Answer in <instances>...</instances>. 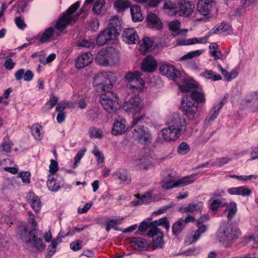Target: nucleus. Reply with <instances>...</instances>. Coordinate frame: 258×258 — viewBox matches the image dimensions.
<instances>
[{"mask_svg":"<svg viewBox=\"0 0 258 258\" xmlns=\"http://www.w3.org/2000/svg\"><path fill=\"white\" fill-rule=\"evenodd\" d=\"M187 125L182 115L173 114L168 118L166 127L161 130L163 139L168 142L176 140L186 130Z\"/></svg>","mask_w":258,"mask_h":258,"instance_id":"f257e3e1","label":"nucleus"},{"mask_svg":"<svg viewBox=\"0 0 258 258\" xmlns=\"http://www.w3.org/2000/svg\"><path fill=\"white\" fill-rule=\"evenodd\" d=\"M241 234V231L236 226L224 222L221 223L217 233V237L220 242L225 247H229Z\"/></svg>","mask_w":258,"mask_h":258,"instance_id":"f03ea898","label":"nucleus"},{"mask_svg":"<svg viewBox=\"0 0 258 258\" xmlns=\"http://www.w3.org/2000/svg\"><path fill=\"white\" fill-rule=\"evenodd\" d=\"M122 108L125 112L134 116L133 121L134 124H138L147 118L145 112H143L141 115L138 116L142 113L143 108V100L138 95H135L124 101Z\"/></svg>","mask_w":258,"mask_h":258,"instance_id":"7ed1b4c3","label":"nucleus"},{"mask_svg":"<svg viewBox=\"0 0 258 258\" xmlns=\"http://www.w3.org/2000/svg\"><path fill=\"white\" fill-rule=\"evenodd\" d=\"M153 225L151 227L147 234L148 237H153V246L155 248H161L164 244L163 234L157 226H162L167 231L170 228L169 222L166 217H164L153 222Z\"/></svg>","mask_w":258,"mask_h":258,"instance_id":"20e7f679","label":"nucleus"},{"mask_svg":"<svg viewBox=\"0 0 258 258\" xmlns=\"http://www.w3.org/2000/svg\"><path fill=\"white\" fill-rule=\"evenodd\" d=\"M115 81L114 73L103 72L94 77L93 86L96 92L100 93L111 89Z\"/></svg>","mask_w":258,"mask_h":258,"instance_id":"39448f33","label":"nucleus"},{"mask_svg":"<svg viewBox=\"0 0 258 258\" xmlns=\"http://www.w3.org/2000/svg\"><path fill=\"white\" fill-rule=\"evenodd\" d=\"M80 4L81 3L79 1L76 2L68 8L66 13L62 14L56 23L55 28L57 30L62 31L68 25L77 20L79 15H73V14L79 8Z\"/></svg>","mask_w":258,"mask_h":258,"instance_id":"423d86ee","label":"nucleus"},{"mask_svg":"<svg viewBox=\"0 0 258 258\" xmlns=\"http://www.w3.org/2000/svg\"><path fill=\"white\" fill-rule=\"evenodd\" d=\"M98 63L103 66H113L119 61V53L114 48L109 47L99 51L96 57Z\"/></svg>","mask_w":258,"mask_h":258,"instance_id":"0eeeda50","label":"nucleus"},{"mask_svg":"<svg viewBox=\"0 0 258 258\" xmlns=\"http://www.w3.org/2000/svg\"><path fill=\"white\" fill-rule=\"evenodd\" d=\"M141 74L138 71L128 72L124 77L125 81L128 82V90L133 93L141 91L145 85V82L141 78Z\"/></svg>","mask_w":258,"mask_h":258,"instance_id":"6e6552de","label":"nucleus"},{"mask_svg":"<svg viewBox=\"0 0 258 258\" xmlns=\"http://www.w3.org/2000/svg\"><path fill=\"white\" fill-rule=\"evenodd\" d=\"M100 102L104 109L109 113H114L117 110V97L112 91H107L101 94Z\"/></svg>","mask_w":258,"mask_h":258,"instance_id":"1a4fd4ad","label":"nucleus"},{"mask_svg":"<svg viewBox=\"0 0 258 258\" xmlns=\"http://www.w3.org/2000/svg\"><path fill=\"white\" fill-rule=\"evenodd\" d=\"M181 108L183 113L189 119L195 117L198 111V106L191 97L185 95L181 102Z\"/></svg>","mask_w":258,"mask_h":258,"instance_id":"9d476101","label":"nucleus"},{"mask_svg":"<svg viewBox=\"0 0 258 258\" xmlns=\"http://www.w3.org/2000/svg\"><path fill=\"white\" fill-rule=\"evenodd\" d=\"M135 128L133 133V138L139 142L147 144L152 141V137L149 129L143 125H138L133 123Z\"/></svg>","mask_w":258,"mask_h":258,"instance_id":"9b49d317","label":"nucleus"},{"mask_svg":"<svg viewBox=\"0 0 258 258\" xmlns=\"http://www.w3.org/2000/svg\"><path fill=\"white\" fill-rule=\"evenodd\" d=\"M93 2L94 4L92 11L95 15H99L105 12L106 10L105 0H85L81 8V14L82 13L85 14L89 10V8H88V5L92 4Z\"/></svg>","mask_w":258,"mask_h":258,"instance_id":"f8f14e48","label":"nucleus"},{"mask_svg":"<svg viewBox=\"0 0 258 258\" xmlns=\"http://www.w3.org/2000/svg\"><path fill=\"white\" fill-rule=\"evenodd\" d=\"M117 35L116 29L113 27L107 28L100 32L97 37L96 43L100 46L104 45L115 39Z\"/></svg>","mask_w":258,"mask_h":258,"instance_id":"ddd939ff","label":"nucleus"},{"mask_svg":"<svg viewBox=\"0 0 258 258\" xmlns=\"http://www.w3.org/2000/svg\"><path fill=\"white\" fill-rule=\"evenodd\" d=\"M128 130V125L126 119L119 115L114 120L111 134L115 136L124 134Z\"/></svg>","mask_w":258,"mask_h":258,"instance_id":"4468645a","label":"nucleus"},{"mask_svg":"<svg viewBox=\"0 0 258 258\" xmlns=\"http://www.w3.org/2000/svg\"><path fill=\"white\" fill-rule=\"evenodd\" d=\"M160 73L170 80H175L180 77L181 73L174 66L163 63L159 68Z\"/></svg>","mask_w":258,"mask_h":258,"instance_id":"2eb2a0df","label":"nucleus"},{"mask_svg":"<svg viewBox=\"0 0 258 258\" xmlns=\"http://www.w3.org/2000/svg\"><path fill=\"white\" fill-rule=\"evenodd\" d=\"M133 168L137 171H147L154 168V165L146 157H142L133 160Z\"/></svg>","mask_w":258,"mask_h":258,"instance_id":"dca6fc26","label":"nucleus"},{"mask_svg":"<svg viewBox=\"0 0 258 258\" xmlns=\"http://www.w3.org/2000/svg\"><path fill=\"white\" fill-rule=\"evenodd\" d=\"M121 37L123 42L130 44L138 43L140 39L136 30L133 28H127L123 30Z\"/></svg>","mask_w":258,"mask_h":258,"instance_id":"f3484780","label":"nucleus"},{"mask_svg":"<svg viewBox=\"0 0 258 258\" xmlns=\"http://www.w3.org/2000/svg\"><path fill=\"white\" fill-rule=\"evenodd\" d=\"M54 29L52 27H50L46 28L42 34L39 33L38 35L33 37L31 40L32 41V43L37 41L39 43L43 44L45 42H50L54 39Z\"/></svg>","mask_w":258,"mask_h":258,"instance_id":"a211bd4d","label":"nucleus"},{"mask_svg":"<svg viewBox=\"0 0 258 258\" xmlns=\"http://www.w3.org/2000/svg\"><path fill=\"white\" fill-rule=\"evenodd\" d=\"M178 8L177 13L179 16H188L193 13L195 5L191 2L181 0Z\"/></svg>","mask_w":258,"mask_h":258,"instance_id":"6ab92c4d","label":"nucleus"},{"mask_svg":"<svg viewBox=\"0 0 258 258\" xmlns=\"http://www.w3.org/2000/svg\"><path fill=\"white\" fill-rule=\"evenodd\" d=\"M213 5V0H199L197 4V11L204 16H208Z\"/></svg>","mask_w":258,"mask_h":258,"instance_id":"aec40b11","label":"nucleus"},{"mask_svg":"<svg viewBox=\"0 0 258 258\" xmlns=\"http://www.w3.org/2000/svg\"><path fill=\"white\" fill-rule=\"evenodd\" d=\"M180 0H166L163 8L164 13L169 16H174L177 14V9Z\"/></svg>","mask_w":258,"mask_h":258,"instance_id":"412c9836","label":"nucleus"},{"mask_svg":"<svg viewBox=\"0 0 258 258\" xmlns=\"http://www.w3.org/2000/svg\"><path fill=\"white\" fill-rule=\"evenodd\" d=\"M157 63L151 55L147 56L143 60L141 69L144 72H152L155 70Z\"/></svg>","mask_w":258,"mask_h":258,"instance_id":"4be33fe9","label":"nucleus"},{"mask_svg":"<svg viewBox=\"0 0 258 258\" xmlns=\"http://www.w3.org/2000/svg\"><path fill=\"white\" fill-rule=\"evenodd\" d=\"M162 187L165 189H169L172 188L177 187V182L173 174L167 173L164 175L161 183Z\"/></svg>","mask_w":258,"mask_h":258,"instance_id":"5701e85b","label":"nucleus"},{"mask_svg":"<svg viewBox=\"0 0 258 258\" xmlns=\"http://www.w3.org/2000/svg\"><path fill=\"white\" fill-rule=\"evenodd\" d=\"M147 25L150 28L160 30L163 28L162 22L155 14H149L147 16Z\"/></svg>","mask_w":258,"mask_h":258,"instance_id":"b1692460","label":"nucleus"},{"mask_svg":"<svg viewBox=\"0 0 258 258\" xmlns=\"http://www.w3.org/2000/svg\"><path fill=\"white\" fill-rule=\"evenodd\" d=\"M93 60L92 55L90 52H86L81 55L76 61V66L81 69L89 65Z\"/></svg>","mask_w":258,"mask_h":258,"instance_id":"393cba45","label":"nucleus"},{"mask_svg":"<svg viewBox=\"0 0 258 258\" xmlns=\"http://www.w3.org/2000/svg\"><path fill=\"white\" fill-rule=\"evenodd\" d=\"M38 230L36 229H33L29 231L26 227H23L20 230V236L22 240L26 243L31 242L35 234Z\"/></svg>","mask_w":258,"mask_h":258,"instance_id":"a878e982","label":"nucleus"},{"mask_svg":"<svg viewBox=\"0 0 258 258\" xmlns=\"http://www.w3.org/2000/svg\"><path fill=\"white\" fill-rule=\"evenodd\" d=\"M14 76L17 81H20L23 79L26 82H30L33 80L34 74L30 70L25 71V69H21L15 73Z\"/></svg>","mask_w":258,"mask_h":258,"instance_id":"bb28decb","label":"nucleus"},{"mask_svg":"<svg viewBox=\"0 0 258 258\" xmlns=\"http://www.w3.org/2000/svg\"><path fill=\"white\" fill-rule=\"evenodd\" d=\"M114 178L121 182L130 183L131 181V177L127 170L124 168H119L113 173Z\"/></svg>","mask_w":258,"mask_h":258,"instance_id":"cd10ccee","label":"nucleus"},{"mask_svg":"<svg viewBox=\"0 0 258 258\" xmlns=\"http://www.w3.org/2000/svg\"><path fill=\"white\" fill-rule=\"evenodd\" d=\"M227 100L224 97L222 100L216 105H215L211 111L210 114L207 118L209 121H212L216 119L224 104L226 102Z\"/></svg>","mask_w":258,"mask_h":258,"instance_id":"c85d7f7f","label":"nucleus"},{"mask_svg":"<svg viewBox=\"0 0 258 258\" xmlns=\"http://www.w3.org/2000/svg\"><path fill=\"white\" fill-rule=\"evenodd\" d=\"M204 207V204L202 202L192 203L187 206L181 209L184 213H193L195 212H201Z\"/></svg>","mask_w":258,"mask_h":258,"instance_id":"c756f323","label":"nucleus"},{"mask_svg":"<svg viewBox=\"0 0 258 258\" xmlns=\"http://www.w3.org/2000/svg\"><path fill=\"white\" fill-rule=\"evenodd\" d=\"M153 201V193L152 191H148L141 198L138 197V199L132 202L134 206H137L143 204H147Z\"/></svg>","mask_w":258,"mask_h":258,"instance_id":"7c9ffc66","label":"nucleus"},{"mask_svg":"<svg viewBox=\"0 0 258 258\" xmlns=\"http://www.w3.org/2000/svg\"><path fill=\"white\" fill-rule=\"evenodd\" d=\"M255 2V0H241V7L235 10L236 16H240L244 14L246 11L250 10V7Z\"/></svg>","mask_w":258,"mask_h":258,"instance_id":"2f4dec72","label":"nucleus"},{"mask_svg":"<svg viewBox=\"0 0 258 258\" xmlns=\"http://www.w3.org/2000/svg\"><path fill=\"white\" fill-rule=\"evenodd\" d=\"M226 209L224 211L225 214L227 213V217L229 221H231L235 216L237 211V205L234 202L226 203Z\"/></svg>","mask_w":258,"mask_h":258,"instance_id":"473e14b6","label":"nucleus"},{"mask_svg":"<svg viewBox=\"0 0 258 258\" xmlns=\"http://www.w3.org/2000/svg\"><path fill=\"white\" fill-rule=\"evenodd\" d=\"M42 232L41 231H38L35 234V237L33 238L31 243L33 246L37 250H43L45 248V245L43 243L42 238L39 237L41 236Z\"/></svg>","mask_w":258,"mask_h":258,"instance_id":"72a5a7b5","label":"nucleus"},{"mask_svg":"<svg viewBox=\"0 0 258 258\" xmlns=\"http://www.w3.org/2000/svg\"><path fill=\"white\" fill-rule=\"evenodd\" d=\"M54 174L48 175L47 181V186L48 189L52 191H57L60 187V183L54 178Z\"/></svg>","mask_w":258,"mask_h":258,"instance_id":"f704fd0d","label":"nucleus"},{"mask_svg":"<svg viewBox=\"0 0 258 258\" xmlns=\"http://www.w3.org/2000/svg\"><path fill=\"white\" fill-rule=\"evenodd\" d=\"M131 14L134 22H140L143 20V17L141 11L140 7L134 5L130 7Z\"/></svg>","mask_w":258,"mask_h":258,"instance_id":"c9c22d12","label":"nucleus"},{"mask_svg":"<svg viewBox=\"0 0 258 258\" xmlns=\"http://www.w3.org/2000/svg\"><path fill=\"white\" fill-rule=\"evenodd\" d=\"M131 5V3L127 0H116L114 3V9L118 12H124L130 8Z\"/></svg>","mask_w":258,"mask_h":258,"instance_id":"e433bc0d","label":"nucleus"},{"mask_svg":"<svg viewBox=\"0 0 258 258\" xmlns=\"http://www.w3.org/2000/svg\"><path fill=\"white\" fill-rule=\"evenodd\" d=\"M200 75L206 79L211 80L213 81H219L222 79V77L220 75L211 70H206Z\"/></svg>","mask_w":258,"mask_h":258,"instance_id":"4c0bfd02","label":"nucleus"},{"mask_svg":"<svg viewBox=\"0 0 258 258\" xmlns=\"http://www.w3.org/2000/svg\"><path fill=\"white\" fill-rule=\"evenodd\" d=\"M132 243L135 248L140 250H144L148 246L147 241L145 239L141 237L134 238Z\"/></svg>","mask_w":258,"mask_h":258,"instance_id":"58836bf2","label":"nucleus"},{"mask_svg":"<svg viewBox=\"0 0 258 258\" xmlns=\"http://www.w3.org/2000/svg\"><path fill=\"white\" fill-rule=\"evenodd\" d=\"M180 22L177 20L172 21L169 24L170 29L173 32L174 36L183 34L187 31L186 29H180Z\"/></svg>","mask_w":258,"mask_h":258,"instance_id":"ea45409f","label":"nucleus"},{"mask_svg":"<svg viewBox=\"0 0 258 258\" xmlns=\"http://www.w3.org/2000/svg\"><path fill=\"white\" fill-rule=\"evenodd\" d=\"M13 146V143L10 141L9 136L7 135L3 139V142L0 147V152L10 153Z\"/></svg>","mask_w":258,"mask_h":258,"instance_id":"a19ab883","label":"nucleus"},{"mask_svg":"<svg viewBox=\"0 0 258 258\" xmlns=\"http://www.w3.org/2000/svg\"><path fill=\"white\" fill-rule=\"evenodd\" d=\"M179 89L182 92H193L192 90L198 88L197 84L192 82L185 81L183 82L182 84L179 85Z\"/></svg>","mask_w":258,"mask_h":258,"instance_id":"79ce46f5","label":"nucleus"},{"mask_svg":"<svg viewBox=\"0 0 258 258\" xmlns=\"http://www.w3.org/2000/svg\"><path fill=\"white\" fill-rule=\"evenodd\" d=\"M196 179L195 175L184 176L177 180V184L176 185H177V187L184 186L193 183Z\"/></svg>","mask_w":258,"mask_h":258,"instance_id":"37998d69","label":"nucleus"},{"mask_svg":"<svg viewBox=\"0 0 258 258\" xmlns=\"http://www.w3.org/2000/svg\"><path fill=\"white\" fill-rule=\"evenodd\" d=\"M189 97H191L195 102L196 101L199 103H205L206 102L204 93L202 92L195 90L192 92L191 95Z\"/></svg>","mask_w":258,"mask_h":258,"instance_id":"c03bdc74","label":"nucleus"},{"mask_svg":"<svg viewBox=\"0 0 258 258\" xmlns=\"http://www.w3.org/2000/svg\"><path fill=\"white\" fill-rule=\"evenodd\" d=\"M258 101V91H253L248 93L245 98L243 100V104L248 105V104L255 102Z\"/></svg>","mask_w":258,"mask_h":258,"instance_id":"a18cd8bd","label":"nucleus"},{"mask_svg":"<svg viewBox=\"0 0 258 258\" xmlns=\"http://www.w3.org/2000/svg\"><path fill=\"white\" fill-rule=\"evenodd\" d=\"M153 45V41L151 38L149 37H145L142 41V43L140 46V50L142 52H146Z\"/></svg>","mask_w":258,"mask_h":258,"instance_id":"49530a36","label":"nucleus"},{"mask_svg":"<svg viewBox=\"0 0 258 258\" xmlns=\"http://www.w3.org/2000/svg\"><path fill=\"white\" fill-rule=\"evenodd\" d=\"M185 225L183 224V219H180L176 222L172 226V230L173 234L178 235L182 230Z\"/></svg>","mask_w":258,"mask_h":258,"instance_id":"de8ad7c7","label":"nucleus"},{"mask_svg":"<svg viewBox=\"0 0 258 258\" xmlns=\"http://www.w3.org/2000/svg\"><path fill=\"white\" fill-rule=\"evenodd\" d=\"M87 151L86 147H82L74 157V163L73 164V168H76L78 166V162L84 156L85 152Z\"/></svg>","mask_w":258,"mask_h":258,"instance_id":"09e8293b","label":"nucleus"},{"mask_svg":"<svg viewBox=\"0 0 258 258\" xmlns=\"http://www.w3.org/2000/svg\"><path fill=\"white\" fill-rule=\"evenodd\" d=\"M204 51L203 50H196L188 52L183 56H182L180 60H184L188 59H191L194 57L200 56L203 53Z\"/></svg>","mask_w":258,"mask_h":258,"instance_id":"8fccbe9b","label":"nucleus"},{"mask_svg":"<svg viewBox=\"0 0 258 258\" xmlns=\"http://www.w3.org/2000/svg\"><path fill=\"white\" fill-rule=\"evenodd\" d=\"M89 133L91 138L100 139L102 137V132L101 130L95 127H91L89 128Z\"/></svg>","mask_w":258,"mask_h":258,"instance_id":"3c124183","label":"nucleus"},{"mask_svg":"<svg viewBox=\"0 0 258 258\" xmlns=\"http://www.w3.org/2000/svg\"><path fill=\"white\" fill-rule=\"evenodd\" d=\"M208 39V36H204L199 38H194L189 39L187 40L186 45L195 44L197 43L204 44L207 42Z\"/></svg>","mask_w":258,"mask_h":258,"instance_id":"603ef678","label":"nucleus"},{"mask_svg":"<svg viewBox=\"0 0 258 258\" xmlns=\"http://www.w3.org/2000/svg\"><path fill=\"white\" fill-rule=\"evenodd\" d=\"M238 72L237 69H233L230 72L226 71L224 74L223 77L225 80L228 82L231 81L232 80L235 79L238 76Z\"/></svg>","mask_w":258,"mask_h":258,"instance_id":"864d4df0","label":"nucleus"},{"mask_svg":"<svg viewBox=\"0 0 258 258\" xmlns=\"http://www.w3.org/2000/svg\"><path fill=\"white\" fill-rule=\"evenodd\" d=\"M41 126L39 124H34L31 127V133L33 136L37 140H40Z\"/></svg>","mask_w":258,"mask_h":258,"instance_id":"5fc2aeb1","label":"nucleus"},{"mask_svg":"<svg viewBox=\"0 0 258 258\" xmlns=\"http://www.w3.org/2000/svg\"><path fill=\"white\" fill-rule=\"evenodd\" d=\"M230 25L227 23H221L219 25L215 26L213 30L214 33H222L229 30Z\"/></svg>","mask_w":258,"mask_h":258,"instance_id":"6e6d98bb","label":"nucleus"},{"mask_svg":"<svg viewBox=\"0 0 258 258\" xmlns=\"http://www.w3.org/2000/svg\"><path fill=\"white\" fill-rule=\"evenodd\" d=\"M177 150L179 154L185 155L189 152L190 147L186 142H182L179 145Z\"/></svg>","mask_w":258,"mask_h":258,"instance_id":"4d7b16f0","label":"nucleus"},{"mask_svg":"<svg viewBox=\"0 0 258 258\" xmlns=\"http://www.w3.org/2000/svg\"><path fill=\"white\" fill-rule=\"evenodd\" d=\"M31 174L29 171H22L18 174V179L21 178L25 184H29L30 182Z\"/></svg>","mask_w":258,"mask_h":258,"instance_id":"13d9d810","label":"nucleus"},{"mask_svg":"<svg viewBox=\"0 0 258 258\" xmlns=\"http://www.w3.org/2000/svg\"><path fill=\"white\" fill-rule=\"evenodd\" d=\"M93 153L97 158V162L98 163H102L104 160V157L103 154L101 152L96 146H95L93 151Z\"/></svg>","mask_w":258,"mask_h":258,"instance_id":"bf43d9fd","label":"nucleus"},{"mask_svg":"<svg viewBox=\"0 0 258 258\" xmlns=\"http://www.w3.org/2000/svg\"><path fill=\"white\" fill-rule=\"evenodd\" d=\"M57 101L58 98L57 97L53 95L51 96L48 102L45 104V107L46 109L49 110L57 103Z\"/></svg>","mask_w":258,"mask_h":258,"instance_id":"052dcab7","label":"nucleus"},{"mask_svg":"<svg viewBox=\"0 0 258 258\" xmlns=\"http://www.w3.org/2000/svg\"><path fill=\"white\" fill-rule=\"evenodd\" d=\"M58 170V163L56 161L51 159L50 164L49 166V172L50 174H53Z\"/></svg>","mask_w":258,"mask_h":258,"instance_id":"680f3d73","label":"nucleus"},{"mask_svg":"<svg viewBox=\"0 0 258 258\" xmlns=\"http://www.w3.org/2000/svg\"><path fill=\"white\" fill-rule=\"evenodd\" d=\"M99 21L97 19H92L89 24V29L93 31H96L99 29Z\"/></svg>","mask_w":258,"mask_h":258,"instance_id":"e2e57ef3","label":"nucleus"},{"mask_svg":"<svg viewBox=\"0 0 258 258\" xmlns=\"http://www.w3.org/2000/svg\"><path fill=\"white\" fill-rule=\"evenodd\" d=\"M82 241L80 240L73 241L70 244V248L73 251H78L82 248Z\"/></svg>","mask_w":258,"mask_h":258,"instance_id":"0e129e2a","label":"nucleus"},{"mask_svg":"<svg viewBox=\"0 0 258 258\" xmlns=\"http://www.w3.org/2000/svg\"><path fill=\"white\" fill-rule=\"evenodd\" d=\"M153 225H156L155 224L153 225V222L149 224L147 221H144L140 223L139 226V230L140 232H144L146 231L148 228L150 227V228Z\"/></svg>","mask_w":258,"mask_h":258,"instance_id":"69168bd1","label":"nucleus"},{"mask_svg":"<svg viewBox=\"0 0 258 258\" xmlns=\"http://www.w3.org/2000/svg\"><path fill=\"white\" fill-rule=\"evenodd\" d=\"M78 45L81 47L92 48L94 47L95 44L92 41L84 39L79 43H78Z\"/></svg>","mask_w":258,"mask_h":258,"instance_id":"338daca9","label":"nucleus"},{"mask_svg":"<svg viewBox=\"0 0 258 258\" xmlns=\"http://www.w3.org/2000/svg\"><path fill=\"white\" fill-rule=\"evenodd\" d=\"M15 22L17 26L20 29H24L26 27V24L25 23L24 20L20 17H16Z\"/></svg>","mask_w":258,"mask_h":258,"instance_id":"774afa93","label":"nucleus"}]
</instances>
